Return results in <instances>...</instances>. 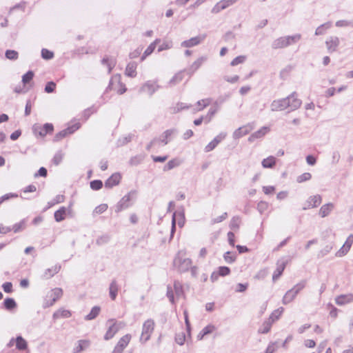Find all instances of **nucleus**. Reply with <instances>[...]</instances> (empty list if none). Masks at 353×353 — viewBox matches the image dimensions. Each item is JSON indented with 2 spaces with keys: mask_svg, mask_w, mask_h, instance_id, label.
I'll return each mask as SVG.
<instances>
[{
  "mask_svg": "<svg viewBox=\"0 0 353 353\" xmlns=\"http://www.w3.org/2000/svg\"><path fill=\"white\" fill-rule=\"evenodd\" d=\"M143 88L146 89L147 92L151 96L157 90L159 85H156L155 83L148 81L144 84Z\"/></svg>",
  "mask_w": 353,
  "mask_h": 353,
  "instance_id": "c9c22d12",
  "label": "nucleus"
},
{
  "mask_svg": "<svg viewBox=\"0 0 353 353\" xmlns=\"http://www.w3.org/2000/svg\"><path fill=\"white\" fill-rule=\"evenodd\" d=\"M34 75V72L32 70H29L26 74H24L22 76V82L23 85L30 83V81L32 80Z\"/></svg>",
  "mask_w": 353,
  "mask_h": 353,
  "instance_id": "8fccbe9b",
  "label": "nucleus"
},
{
  "mask_svg": "<svg viewBox=\"0 0 353 353\" xmlns=\"http://www.w3.org/2000/svg\"><path fill=\"white\" fill-rule=\"evenodd\" d=\"M90 188L93 190H99L103 187V182L101 180H93L90 183Z\"/></svg>",
  "mask_w": 353,
  "mask_h": 353,
  "instance_id": "6e6d98bb",
  "label": "nucleus"
},
{
  "mask_svg": "<svg viewBox=\"0 0 353 353\" xmlns=\"http://www.w3.org/2000/svg\"><path fill=\"white\" fill-rule=\"evenodd\" d=\"M3 304L4 307L8 310H12L17 307L16 301L13 298H6Z\"/></svg>",
  "mask_w": 353,
  "mask_h": 353,
  "instance_id": "4c0bfd02",
  "label": "nucleus"
},
{
  "mask_svg": "<svg viewBox=\"0 0 353 353\" xmlns=\"http://www.w3.org/2000/svg\"><path fill=\"white\" fill-rule=\"evenodd\" d=\"M154 49H155L154 44L150 43L148 46L146 50L144 51L143 55L141 56V60L143 61L146 58V57L149 56L154 52Z\"/></svg>",
  "mask_w": 353,
  "mask_h": 353,
  "instance_id": "4d7b16f0",
  "label": "nucleus"
},
{
  "mask_svg": "<svg viewBox=\"0 0 353 353\" xmlns=\"http://www.w3.org/2000/svg\"><path fill=\"white\" fill-rule=\"evenodd\" d=\"M205 37H192L188 40L183 41L181 46V47L184 48H192L195 46L199 45L201 41L204 39Z\"/></svg>",
  "mask_w": 353,
  "mask_h": 353,
  "instance_id": "f3484780",
  "label": "nucleus"
},
{
  "mask_svg": "<svg viewBox=\"0 0 353 353\" xmlns=\"http://www.w3.org/2000/svg\"><path fill=\"white\" fill-rule=\"evenodd\" d=\"M225 9V6L223 5L221 1L216 3L214 6L212 8L211 12L213 14H217L220 12L222 10Z\"/></svg>",
  "mask_w": 353,
  "mask_h": 353,
  "instance_id": "69168bd1",
  "label": "nucleus"
},
{
  "mask_svg": "<svg viewBox=\"0 0 353 353\" xmlns=\"http://www.w3.org/2000/svg\"><path fill=\"white\" fill-rule=\"evenodd\" d=\"M119 288L115 279H113L110 284L109 293L110 297L112 300H115L117 296Z\"/></svg>",
  "mask_w": 353,
  "mask_h": 353,
  "instance_id": "5701e85b",
  "label": "nucleus"
},
{
  "mask_svg": "<svg viewBox=\"0 0 353 353\" xmlns=\"http://www.w3.org/2000/svg\"><path fill=\"white\" fill-rule=\"evenodd\" d=\"M288 261L283 259H279L276 262V268L272 275L273 281H276L283 274Z\"/></svg>",
  "mask_w": 353,
  "mask_h": 353,
  "instance_id": "f8f14e48",
  "label": "nucleus"
},
{
  "mask_svg": "<svg viewBox=\"0 0 353 353\" xmlns=\"http://www.w3.org/2000/svg\"><path fill=\"white\" fill-rule=\"evenodd\" d=\"M191 107V105H186L185 103L179 102L175 106L170 108L172 114H176L183 110H188Z\"/></svg>",
  "mask_w": 353,
  "mask_h": 353,
  "instance_id": "a878e982",
  "label": "nucleus"
},
{
  "mask_svg": "<svg viewBox=\"0 0 353 353\" xmlns=\"http://www.w3.org/2000/svg\"><path fill=\"white\" fill-rule=\"evenodd\" d=\"M110 240V236L108 234H103L98 237L96 240V243L99 245H102L108 243Z\"/></svg>",
  "mask_w": 353,
  "mask_h": 353,
  "instance_id": "3c124183",
  "label": "nucleus"
},
{
  "mask_svg": "<svg viewBox=\"0 0 353 353\" xmlns=\"http://www.w3.org/2000/svg\"><path fill=\"white\" fill-rule=\"evenodd\" d=\"M306 285V281L305 280H303L296 284L292 289H290L294 293L298 294L300 291H301Z\"/></svg>",
  "mask_w": 353,
  "mask_h": 353,
  "instance_id": "09e8293b",
  "label": "nucleus"
},
{
  "mask_svg": "<svg viewBox=\"0 0 353 353\" xmlns=\"http://www.w3.org/2000/svg\"><path fill=\"white\" fill-rule=\"evenodd\" d=\"M175 341L179 345H183L185 341V334L183 332L176 334Z\"/></svg>",
  "mask_w": 353,
  "mask_h": 353,
  "instance_id": "5fc2aeb1",
  "label": "nucleus"
},
{
  "mask_svg": "<svg viewBox=\"0 0 353 353\" xmlns=\"http://www.w3.org/2000/svg\"><path fill=\"white\" fill-rule=\"evenodd\" d=\"M218 110H219V108L217 106L210 108V110H208V114L206 115L203 116L204 117V122L205 123H209L211 121L214 115L218 111Z\"/></svg>",
  "mask_w": 353,
  "mask_h": 353,
  "instance_id": "e433bc0d",
  "label": "nucleus"
},
{
  "mask_svg": "<svg viewBox=\"0 0 353 353\" xmlns=\"http://www.w3.org/2000/svg\"><path fill=\"white\" fill-rule=\"evenodd\" d=\"M56 88V83L54 81H49L46 83L44 90L47 93H52Z\"/></svg>",
  "mask_w": 353,
  "mask_h": 353,
  "instance_id": "774afa93",
  "label": "nucleus"
},
{
  "mask_svg": "<svg viewBox=\"0 0 353 353\" xmlns=\"http://www.w3.org/2000/svg\"><path fill=\"white\" fill-rule=\"evenodd\" d=\"M332 26V23L328 21L323 24L319 26L315 30V35L319 36L323 35L325 33V31L330 28Z\"/></svg>",
  "mask_w": 353,
  "mask_h": 353,
  "instance_id": "7c9ffc66",
  "label": "nucleus"
},
{
  "mask_svg": "<svg viewBox=\"0 0 353 353\" xmlns=\"http://www.w3.org/2000/svg\"><path fill=\"white\" fill-rule=\"evenodd\" d=\"M27 347V342L22 336H19L16 338V347L19 350H24Z\"/></svg>",
  "mask_w": 353,
  "mask_h": 353,
  "instance_id": "58836bf2",
  "label": "nucleus"
},
{
  "mask_svg": "<svg viewBox=\"0 0 353 353\" xmlns=\"http://www.w3.org/2000/svg\"><path fill=\"white\" fill-rule=\"evenodd\" d=\"M154 325L155 323L154 320L151 319H149L144 322L142 327V333L141 336V341L146 342L150 339V336L154 331Z\"/></svg>",
  "mask_w": 353,
  "mask_h": 353,
  "instance_id": "39448f33",
  "label": "nucleus"
},
{
  "mask_svg": "<svg viewBox=\"0 0 353 353\" xmlns=\"http://www.w3.org/2000/svg\"><path fill=\"white\" fill-rule=\"evenodd\" d=\"M121 179V176L119 173L112 174L105 181V187L107 188H112V187L117 185L119 183Z\"/></svg>",
  "mask_w": 353,
  "mask_h": 353,
  "instance_id": "4468645a",
  "label": "nucleus"
},
{
  "mask_svg": "<svg viewBox=\"0 0 353 353\" xmlns=\"http://www.w3.org/2000/svg\"><path fill=\"white\" fill-rule=\"evenodd\" d=\"M217 272L221 276H225L230 274V269L227 266H220Z\"/></svg>",
  "mask_w": 353,
  "mask_h": 353,
  "instance_id": "680f3d73",
  "label": "nucleus"
},
{
  "mask_svg": "<svg viewBox=\"0 0 353 353\" xmlns=\"http://www.w3.org/2000/svg\"><path fill=\"white\" fill-rule=\"evenodd\" d=\"M181 164V161L178 159H173L169 161L163 168L164 172L172 170L173 168L178 167Z\"/></svg>",
  "mask_w": 353,
  "mask_h": 353,
  "instance_id": "c85d7f7f",
  "label": "nucleus"
},
{
  "mask_svg": "<svg viewBox=\"0 0 353 353\" xmlns=\"http://www.w3.org/2000/svg\"><path fill=\"white\" fill-rule=\"evenodd\" d=\"M89 345V342L86 340H79L78 345L73 349V353H79L84 350Z\"/></svg>",
  "mask_w": 353,
  "mask_h": 353,
  "instance_id": "f704fd0d",
  "label": "nucleus"
},
{
  "mask_svg": "<svg viewBox=\"0 0 353 353\" xmlns=\"http://www.w3.org/2000/svg\"><path fill=\"white\" fill-rule=\"evenodd\" d=\"M273 323V320L270 321L267 319L265 321L261 327L259 329V332L261 334H267L270 332L272 325Z\"/></svg>",
  "mask_w": 353,
  "mask_h": 353,
  "instance_id": "473e14b6",
  "label": "nucleus"
},
{
  "mask_svg": "<svg viewBox=\"0 0 353 353\" xmlns=\"http://www.w3.org/2000/svg\"><path fill=\"white\" fill-rule=\"evenodd\" d=\"M24 225H25V221L22 220L20 222L15 223L12 226V230H13L14 232H15V233L19 232L21 231L22 230H23Z\"/></svg>",
  "mask_w": 353,
  "mask_h": 353,
  "instance_id": "338daca9",
  "label": "nucleus"
},
{
  "mask_svg": "<svg viewBox=\"0 0 353 353\" xmlns=\"http://www.w3.org/2000/svg\"><path fill=\"white\" fill-rule=\"evenodd\" d=\"M240 221V218L239 216H234L230 221V228L232 230L239 229Z\"/></svg>",
  "mask_w": 353,
  "mask_h": 353,
  "instance_id": "13d9d810",
  "label": "nucleus"
},
{
  "mask_svg": "<svg viewBox=\"0 0 353 353\" xmlns=\"http://www.w3.org/2000/svg\"><path fill=\"white\" fill-rule=\"evenodd\" d=\"M64 201V196L61 194L57 195L51 201L48 202L50 207Z\"/></svg>",
  "mask_w": 353,
  "mask_h": 353,
  "instance_id": "bf43d9fd",
  "label": "nucleus"
},
{
  "mask_svg": "<svg viewBox=\"0 0 353 353\" xmlns=\"http://www.w3.org/2000/svg\"><path fill=\"white\" fill-rule=\"evenodd\" d=\"M192 263V260L186 257L185 251L179 250L174 259L173 265L180 272H185L190 270Z\"/></svg>",
  "mask_w": 353,
  "mask_h": 353,
  "instance_id": "f03ea898",
  "label": "nucleus"
},
{
  "mask_svg": "<svg viewBox=\"0 0 353 353\" xmlns=\"http://www.w3.org/2000/svg\"><path fill=\"white\" fill-rule=\"evenodd\" d=\"M353 301V295L352 294H341L338 296L335 299V302L338 305H343L347 303H351Z\"/></svg>",
  "mask_w": 353,
  "mask_h": 353,
  "instance_id": "a211bd4d",
  "label": "nucleus"
},
{
  "mask_svg": "<svg viewBox=\"0 0 353 353\" xmlns=\"http://www.w3.org/2000/svg\"><path fill=\"white\" fill-rule=\"evenodd\" d=\"M177 130L175 128L169 129L165 130L161 138L158 139V142H161L163 145H167L169 142V139L173 134H176Z\"/></svg>",
  "mask_w": 353,
  "mask_h": 353,
  "instance_id": "6ab92c4d",
  "label": "nucleus"
},
{
  "mask_svg": "<svg viewBox=\"0 0 353 353\" xmlns=\"http://www.w3.org/2000/svg\"><path fill=\"white\" fill-rule=\"evenodd\" d=\"M80 127L81 124L79 123H75L74 124L68 126L65 129L55 134L54 137V141H59L68 135L73 134L75 131L79 129Z\"/></svg>",
  "mask_w": 353,
  "mask_h": 353,
  "instance_id": "0eeeda50",
  "label": "nucleus"
},
{
  "mask_svg": "<svg viewBox=\"0 0 353 353\" xmlns=\"http://www.w3.org/2000/svg\"><path fill=\"white\" fill-rule=\"evenodd\" d=\"M249 132V130L245 127H241L236 129L233 133V138L235 139H239Z\"/></svg>",
  "mask_w": 353,
  "mask_h": 353,
  "instance_id": "ea45409f",
  "label": "nucleus"
},
{
  "mask_svg": "<svg viewBox=\"0 0 353 353\" xmlns=\"http://www.w3.org/2000/svg\"><path fill=\"white\" fill-rule=\"evenodd\" d=\"M110 324V326L104 335V339L108 341L114 337V336L118 332V331L124 327L125 324L123 322H117L114 319H109L107 322Z\"/></svg>",
  "mask_w": 353,
  "mask_h": 353,
  "instance_id": "20e7f679",
  "label": "nucleus"
},
{
  "mask_svg": "<svg viewBox=\"0 0 353 353\" xmlns=\"http://www.w3.org/2000/svg\"><path fill=\"white\" fill-rule=\"evenodd\" d=\"M54 126L52 123H45L43 126L39 125H34L32 127L33 133L37 136L44 137L48 134L52 133Z\"/></svg>",
  "mask_w": 353,
  "mask_h": 353,
  "instance_id": "423d86ee",
  "label": "nucleus"
},
{
  "mask_svg": "<svg viewBox=\"0 0 353 353\" xmlns=\"http://www.w3.org/2000/svg\"><path fill=\"white\" fill-rule=\"evenodd\" d=\"M67 209L65 207H61L54 212V219L57 222H61L65 219Z\"/></svg>",
  "mask_w": 353,
  "mask_h": 353,
  "instance_id": "cd10ccee",
  "label": "nucleus"
},
{
  "mask_svg": "<svg viewBox=\"0 0 353 353\" xmlns=\"http://www.w3.org/2000/svg\"><path fill=\"white\" fill-rule=\"evenodd\" d=\"M261 164L264 168H272L276 164V158L273 156H270L264 159Z\"/></svg>",
  "mask_w": 353,
  "mask_h": 353,
  "instance_id": "bb28decb",
  "label": "nucleus"
},
{
  "mask_svg": "<svg viewBox=\"0 0 353 353\" xmlns=\"http://www.w3.org/2000/svg\"><path fill=\"white\" fill-rule=\"evenodd\" d=\"M321 201L322 199L319 194L311 196L306 201L305 205L303 207V210H306L307 209L316 208L321 204Z\"/></svg>",
  "mask_w": 353,
  "mask_h": 353,
  "instance_id": "1a4fd4ad",
  "label": "nucleus"
},
{
  "mask_svg": "<svg viewBox=\"0 0 353 353\" xmlns=\"http://www.w3.org/2000/svg\"><path fill=\"white\" fill-rule=\"evenodd\" d=\"M284 309L283 307H279L278 309L274 310L272 314H270V317L268 319V320H273V323L278 320L280 317V316L281 315V314L283 313Z\"/></svg>",
  "mask_w": 353,
  "mask_h": 353,
  "instance_id": "79ce46f5",
  "label": "nucleus"
},
{
  "mask_svg": "<svg viewBox=\"0 0 353 353\" xmlns=\"http://www.w3.org/2000/svg\"><path fill=\"white\" fill-rule=\"evenodd\" d=\"M301 103V100L297 98L296 92H293L285 98L274 100L271 103L270 108L273 112L282 111L287 108H290L291 110L293 111L298 109Z\"/></svg>",
  "mask_w": 353,
  "mask_h": 353,
  "instance_id": "f257e3e1",
  "label": "nucleus"
},
{
  "mask_svg": "<svg viewBox=\"0 0 353 353\" xmlns=\"http://www.w3.org/2000/svg\"><path fill=\"white\" fill-rule=\"evenodd\" d=\"M334 209V205L332 203H326L321 206L319 210V214L321 217L324 218L330 214Z\"/></svg>",
  "mask_w": 353,
  "mask_h": 353,
  "instance_id": "4be33fe9",
  "label": "nucleus"
},
{
  "mask_svg": "<svg viewBox=\"0 0 353 353\" xmlns=\"http://www.w3.org/2000/svg\"><path fill=\"white\" fill-rule=\"evenodd\" d=\"M101 63L103 65H107L108 68V73L110 74L112 71V70L114 68L116 65L117 61L114 58H110L108 57H105L101 60Z\"/></svg>",
  "mask_w": 353,
  "mask_h": 353,
  "instance_id": "b1692460",
  "label": "nucleus"
},
{
  "mask_svg": "<svg viewBox=\"0 0 353 353\" xmlns=\"http://www.w3.org/2000/svg\"><path fill=\"white\" fill-rule=\"evenodd\" d=\"M26 5H27V2L25 1H21V2L15 4L14 6H13L12 7H11L10 8V12H13L14 10H21L22 11H25V9H26Z\"/></svg>",
  "mask_w": 353,
  "mask_h": 353,
  "instance_id": "603ef678",
  "label": "nucleus"
},
{
  "mask_svg": "<svg viewBox=\"0 0 353 353\" xmlns=\"http://www.w3.org/2000/svg\"><path fill=\"white\" fill-rule=\"evenodd\" d=\"M270 131V128L266 126H263L259 130L252 133L248 138V141L250 142H253L257 139H260L264 137L268 132Z\"/></svg>",
  "mask_w": 353,
  "mask_h": 353,
  "instance_id": "2eb2a0df",
  "label": "nucleus"
},
{
  "mask_svg": "<svg viewBox=\"0 0 353 353\" xmlns=\"http://www.w3.org/2000/svg\"><path fill=\"white\" fill-rule=\"evenodd\" d=\"M172 220H174V223L177 222L178 225L182 228L185 223V213L183 209L174 212L172 214Z\"/></svg>",
  "mask_w": 353,
  "mask_h": 353,
  "instance_id": "dca6fc26",
  "label": "nucleus"
},
{
  "mask_svg": "<svg viewBox=\"0 0 353 353\" xmlns=\"http://www.w3.org/2000/svg\"><path fill=\"white\" fill-rule=\"evenodd\" d=\"M61 269V266L56 265L50 268H48L45 270L42 277L46 279H48L52 277L55 274L58 273Z\"/></svg>",
  "mask_w": 353,
  "mask_h": 353,
  "instance_id": "412c9836",
  "label": "nucleus"
},
{
  "mask_svg": "<svg viewBox=\"0 0 353 353\" xmlns=\"http://www.w3.org/2000/svg\"><path fill=\"white\" fill-rule=\"evenodd\" d=\"M63 294V290L61 288H56L52 290L51 297L52 301L50 305H53Z\"/></svg>",
  "mask_w": 353,
  "mask_h": 353,
  "instance_id": "72a5a7b5",
  "label": "nucleus"
},
{
  "mask_svg": "<svg viewBox=\"0 0 353 353\" xmlns=\"http://www.w3.org/2000/svg\"><path fill=\"white\" fill-rule=\"evenodd\" d=\"M301 38L300 34H296L292 36L281 37L274 40L272 43V48L276 50L279 48H286L293 43L299 41Z\"/></svg>",
  "mask_w": 353,
  "mask_h": 353,
  "instance_id": "7ed1b4c3",
  "label": "nucleus"
},
{
  "mask_svg": "<svg viewBox=\"0 0 353 353\" xmlns=\"http://www.w3.org/2000/svg\"><path fill=\"white\" fill-rule=\"evenodd\" d=\"M137 63L135 61L128 63L125 68V75L130 77H135L137 76Z\"/></svg>",
  "mask_w": 353,
  "mask_h": 353,
  "instance_id": "aec40b11",
  "label": "nucleus"
},
{
  "mask_svg": "<svg viewBox=\"0 0 353 353\" xmlns=\"http://www.w3.org/2000/svg\"><path fill=\"white\" fill-rule=\"evenodd\" d=\"M41 57L45 60H50L54 57V52L46 48L41 50Z\"/></svg>",
  "mask_w": 353,
  "mask_h": 353,
  "instance_id": "864d4df0",
  "label": "nucleus"
},
{
  "mask_svg": "<svg viewBox=\"0 0 353 353\" xmlns=\"http://www.w3.org/2000/svg\"><path fill=\"white\" fill-rule=\"evenodd\" d=\"M101 307L99 306H94L90 313L85 316L86 321H91L94 319L99 314Z\"/></svg>",
  "mask_w": 353,
  "mask_h": 353,
  "instance_id": "2f4dec72",
  "label": "nucleus"
},
{
  "mask_svg": "<svg viewBox=\"0 0 353 353\" xmlns=\"http://www.w3.org/2000/svg\"><path fill=\"white\" fill-rule=\"evenodd\" d=\"M340 43L339 39L337 37H330L325 41V45L330 53L335 52Z\"/></svg>",
  "mask_w": 353,
  "mask_h": 353,
  "instance_id": "ddd939ff",
  "label": "nucleus"
},
{
  "mask_svg": "<svg viewBox=\"0 0 353 353\" xmlns=\"http://www.w3.org/2000/svg\"><path fill=\"white\" fill-rule=\"evenodd\" d=\"M108 205L106 203H102L97 206L93 210L92 214L93 216L96 214H101L105 212L108 210Z\"/></svg>",
  "mask_w": 353,
  "mask_h": 353,
  "instance_id": "a18cd8bd",
  "label": "nucleus"
},
{
  "mask_svg": "<svg viewBox=\"0 0 353 353\" xmlns=\"http://www.w3.org/2000/svg\"><path fill=\"white\" fill-rule=\"evenodd\" d=\"M226 137V133L221 132L214 139L210 141L204 148L205 152L212 151L219 143H221Z\"/></svg>",
  "mask_w": 353,
  "mask_h": 353,
  "instance_id": "9d476101",
  "label": "nucleus"
},
{
  "mask_svg": "<svg viewBox=\"0 0 353 353\" xmlns=\"http://www.w3.org/2000/svg\"><path fill=\"white\" fill-rule=\"evenodd\" d=\"M246 59L245 56L240 55L235 57L230 63L232 66H236L240 63H243Z\"/></svg>",
  "mask_w": 353,
  "mask_h": 353,
  "instance_id": "e2e57ef3",
  "label": "nucleus"
},
{
  "mask_svg": "<svg viewBox=\"0 0 353 353\" xmlns=\"http://www.w3.org/2000/svg\"><path fill=\"white\" fill-rule=\"evenodd\" d=\"M236 254L230 251L226 252L223 255V258L225 262L230 264L234 263L236 261Z\"/></svg>",
  "mask_w": 353,
  "mask_h": 353,
  "instance_id": "37998d69",
  "label": "nucleus"
},
{
  "mask_svg": "<svg viewBox=\"0 0 353 353\" xmlns=\"http://www.w3.org/2000/svg\"><path fill=\"white\" fill-rule=\"evenodd\" d=\"M311 178H312V174L310 173L305 172L297 177L296 181L298 183H303V182L309 181Z\"/></svg>",
  "mask_w": 353,
  "mask_h": 353,
  "instance_id": "052dcab7",
  "label": "nucleus"
},
{
  "mask_svg": "<svg viewBox=\"0 0 353 353\" xmlns=\"http://www.w3.org/2000/svg\"><path fill=\"white\" fill-rule=\"evenodd\" d=\"M134 137V134H128V135H125L124 137H120L117 140V145L118 146H123L125 144L130 142Z\"/></svg>",
  "mask_w": 353,
  "mask_h": 353,
  "instance_id": "a19ab883",
  "label": "nucleus"
},
{
  "mask_svg": "<svg viewBox=\"0 0 353 353\" xmlns=\"http://www.w3.org/2000/svg\"><path fill=\"white\" fill-rule=\"evenodd\" d=\"M134 192H130L128 194L123 196L115 206V212L119 213L123 210L128 208L130 205V195Z\"/></svg>",
  "mask_w": 353,
  "mask_h": 353,
  "instance_id": "6e6552de",
  "label": "nucleus"
},
{
  "mask_svg": "<svg viewBox=\"0 0 353 353\" xmlns=\"http://www.w3.org/2000/svg\"><path fill=\"white\" fill-rule=\"evenodd\" d=\"M184 72H185L184 70ZM183 71H181L179 72H178L177 74H176L170 81L169 83L170 85H175L179 82H181L183 78Z\"/></svg>",
  "mask_w": 353,
  "mask_h": 353,
  "instance_id": "de8ad7c7",
  "label": "nucleus"
},
{
  "mask_svg": "<svg viewBox=\"0 0 353 353\" xmlns=\"http://www.w3.org/2000/svg\"><path fill=\"white\" fill-rule=\"evenodd\" d=\"M130 340V336L129 334H126L122 336L117 343V345L124 349L128 344L129 343Z\"/></svg>",
  "mask_w": 353,
  "mask_h": 353,
  "instance_id": "c03bdc74",
  "label": "nucleus"
},
{
  "mask_svg": "<svg viewBox=\"0 0 353 353\" xmlns=\"http://www.w3.org/2000/svg\"><path fill=\"white\" fill-rule=\"evenodd\" d=\"M206 61L207 57L202 56L193 62L192 64L185 71L190 77H191Z\"/></svg>",
  "mask_w": 353,
  "mask_h": 353,
  "instance_id": "9b49d317",
  "label": "nucleus"
},
{
  "mask_svg": "<svg viewBox=\"0 0 353 353\" xmlns=\"http://www.w3.org/2000/svg\"><path fill=\"white\" fill-rule=\"evenodd\" d=\"M72 315L70 310L65 309H59L53 314V319H57L60 318H69Z\"/></svg>",
  "mask_w": 353,
  "mask_h": 353,
  "instance_id": "393cba45",
  "label": "nucleus"
},
{
  "mask_svg": "<svg viewBox=\"0 0 353 353\" xmlns=\"http://www.w3.org/2000/svg\"><path fill=\"white\" fill-rule=\"evenodd\" d=\"M5 56L8 59L17 60L19 57V53L14 50H7L5 52Z\"/></svg>",
  "mask_w": 353,
  "mask_h": 353,
  "instance_id": "49530a36",
  "label": "nucleus"
},
{
  "mask_svg": "<svg viewBox=\"0 0 353 353\" xmlns=\"http://www.w3.org/2000/svg\"><path fill=\"white\" fill-rule=\"evenodd\" d=\"M296 295L297 294L294 293L291 290H288L283 297V304L287 305L291 303L296 298Z\"/></svg>",
  "mask_w": 353,
  "mask_h": 353,
  "instance_id": "c756f323",
  "label": "nucleus"
},
{
  "mask_svg": "<svg viewBox=\"0 0 353 353\" xmlns=\"http://www.w3.org/2000/svg\"><path fill=\"white\" fill-rule=\"evenodd\" d=\"M63 157V153L61 151L56 152L52 159L53 163L56 165H58L62 161Z\"/></svg>",
  "mask_w": 353,
  "mask_h": 353,
  "instance_id": "0e129e2a",
  "label": "nucleus"
}]
</instances>
